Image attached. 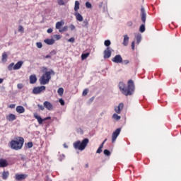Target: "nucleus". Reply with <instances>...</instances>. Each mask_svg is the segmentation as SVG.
<instances>
[{
    "mask_svg": "<svg viewBox=\"0 0 181 181\" xmlns=\"http://www.w3.org/2000/svg\"><path fill=\"white\" fill-rule=\"evenodd\" d=\"M25 142V139L22 137H18L16 140H12L10 142V146L11 149H14L15 151H19V149H22V146H23V144Z\"/></svg>",
    "mask_w": 181,
    "mask_h": 181,
    "instance_id": "3",
    "label": "nucleus"
},
{
    "mask_svg": "<svg viewBox=\"0 0 181 181\" xmlns=\"http://www.w3.org/2000/svg\"><path fill=\"white\" fill-rule=\"evenodd\" d=\"M27 146H28V148H32V147L33 146V143H32V142H28V143L27 144Z\"/></svg>",
    "mask_w": 181,
    "mask_h": 181,
    "instance_id": "43",
    "label": "nucleus"
},
{
    "mask_svg": "<svg viewBox=\"0 0 181 181\" xmlns=\"http://www.w3.org/2000/svg\"><path fill=\"white\" fill-rule=\"evenodd\" d=\"M104 147V142H103L101 144V145L99 146V148H100L101 149H103V148Z\"/></svg>",
    "mask_w": 181,
    "mask_h": 181,
    "instance_id": "54",
    "label": "nucleus"
},
{
    "mask_svg": "<svg viewBox=\"0 0 181 181\" xmlns=\"http://www.w3.org/2000/svg\"><path fill=\"white\" fill-rule=\"evenodd\" d=\"M90 56V53H86V54H82L81 55V60H86L88 57Z\"/></svg>",
    "mask_w": 181,
    "mask_h": 181,
    "instance_id": "28",
    "label": "nucleus"
},
{
    "mask_svg": "<svg viewBox=\"0 0 181 181\" xmlns=\"http://www.w3.org/2000/svg\"><path fill=\"white\" fill-rule=\"evenodd\" d=\"M90 100V101H94V97H92Z\"/></svg>",
    "mask_w": 181,
    "mask_h": 181,
    "instance_id": "58",
    "label": "nucleus"
},
{
    "mask_svg": "<svg viewBox=\"0 0 181 181\" xmlns=\"http://www.w3.org/2000/svg\"><path fill=\"white\" fill-rule=\"evenodd\" d=\"M119 88L124 95H132L134 91H135V86L134 85V81L132 80L128 82L127 89L125 88V83L122 82L119 83Z\"/></svg>",
    "mask_w": 181,
    "mask_h": 181,
    "instance_id": "1",
    "label": "nucleus"
},
{
    "mask_svg": "<svg viewBox=\"0 0 181 181\" xmlns=\"http://www.w3.org/2000/svg\"><path fill=\"white\" fill-rule=\"evenodd\" d=\"M136 43L137 45H139V43H141V40H142V36L141 35V34H137L136 36Z\"/></svg>",
    "mask_w": 181,
    "mask_h": 181,
    "instance_id": "24",
    "label": "nucleus"
},
{
    "mask_svg": "<svg viewBox=\"0 0 181 181\" xmlns=\"http://www.w3.org/2000/svg\"><path fill=\"white\" fill-rule=\"evenodd\" d=\"M59 102L60 103L61 105H64L65 103L64 100L63 99H59Z\"/></svg>",
    "mask_w": 181,
    "mask_h": 181,
    "instance_id": "45",
    "label": "nucleus"
},
{
    "mask_svg": "<svg viewBox=\"0 0 181 181\" xmlns=\"http://www.w3.org/2000/svg\"><path fill=\"white\" fill-rule=\"evenodd\" d=\"M139 31L141 33H144V32H145V24H142L140 28H139Z\"/></svg>",
    "mask_w": 181,
    "mask_h": 181,
    "instance_id": "30",
    "label": "nucleus"
},
{
    "mask_svg": "<svg viewBox=\"0 0 181 181\" xmlns=\"http://www.w3.org/2000/svg\"><path fill=\"white\" fill-rule=\"evenodd\" d=\"M123 45L128 46V43H129V37L128 36V35H123Z\"/></svg>",
    "mask_w": 181,
    "mask_h": 181,
    "instance_id": "15",
    "label": "nucleus"
},
{
    "mask_svg": "<svg viewBox=\"0 0 181 181\" xmlns=\"http://www.w3.org/2000/svg\"><path fill=\"white\" fill-rule=\"evenodd\" d=\"M4 83V78H0V84H2Z\"/></svg>",
    "mask_w": 181,
    "mask_h": 181,
    "instance_id": "56",
    "label": "nucleus"
},
{
    "mask_svg": "<svg viewBox=\"0 0 181 181\" xmlns=\"http://www.w3.org/2000/svg\"><path fill=\"white\" fill-rule=\"evenodd\" d=\"M23 30H24L23 26L19 25L18 26V32H21V33H23Z\"/></svg>",
    "mask_w": 181,
    "mask_h": 181,
    "instance_id": "37",
    "label": "nucleus"
},
{
    "mask_svg": "<svg viewBox=\"0 0 181 181\" xmlns=\"http://www.w3.org/2000/svg\"><path fill=\"white\" fill-rule=\"evenodd\" d=\"M111 57V50L110 49V47H107L104 51V59H110Z\"/></svg>",
    "mask_w": 181,
    "mask_h": 181,
    "instance_id": "12",
    "label": "nucleus"
},
{
    "mask_svg": "<svg viewBox=\"0 0 181 181\" xmlns=\"http://www.w3.org/2000/svg\"><path fill=\"white\" fill-rule=\"evenodd\" d=\"M43 105H44L45 108H46V110H48V111H53V110L54 108L53 105L49 101H45L43 103Z\"/></svg>",
    "mask_w": 181,
    "mask_h": 181,
    "instance_id": "8",
    "label": "nucleus"
},
{
    "mask_svg": "<svg viewBox=\"0 0 181 181\" xmlns=\"http://www.w3.org/2000/svg\"><path fill=\"white\" fill-rule=\"evenodd\" d=\"M74 37H71L70 39L68 40V42H70L71 43H74Z\"/></svg>",
    "mask_w": 181,
    "mask_h": 181,
    "instance_id": "47",
    "label": "nucleus"
},
{
    "mask_svg": "<svg viewBox=\"0 0 181 181\" xmlns=\"http://www.w3.org/2000/svg\"><path fill=\"white\" fill-rule=\"evenodd\" d=\"M86 168H88V164L87 163V164H86Z\"/></svg>",
    "mask_w": 181,
    "mask_h": 181,
    "instance_id": "61",
    "label": "nucleus"
},
{
    "mask_svg": "<svg viewBox=\"0 0 181 181\" xmlns=\"http://www.w3.org/2000/svg\"><path fill=\"white\" fill-rule=\"evenodd\" d=\"M68 29H69V26L65 25V26H64L62 28H61V29L59 30V32L60 33H63L64 32H67Z\"/></svg>",
    "mask_w": 181,
    "mask_h": 181,
    "instance_id": "27",
    "label": "nucleus"
},
{
    "mask_svg": "<svg viewBox=\"0 0 181 181\" xmlns=\"http://www.w3.org/2000/svg\"><path fill=\"white\" fill-rule=\"evenodd\" d=\"M57 4L58 5H60V6L66 5L64 0H57Z\"/></svg>",
    "mask_w": 181,
    "mask_h": 181,
    "instance_id": "34",
    "label": "nucleus"
},
{
    "mask_svg": "<svg viewBox=\"0 0 181 181\" xmlns=\"http://www.w3.org/2000/svg\"><path fill=\"white\" fill-rule=\"evenodd\" d=\"M52 75L54 76V71L52 69L45 73L39 79L40 84H41V86L49 84L52 78Z\"/></svg>",
    "mask_w": 181,
    "mask_h": 181,
    "instance_id": "2",
    "label": "nucleus"
},
{
    "mask_svg": "<svg viewBox=\"0 0 181 181\" xmlns=\"http://www.w3.org/2000/svg\"><path fill=\"white\" fill-rule=\"evenodd\" d=\"M14 66H15V64H14V63L10 64L8 65V70H9L10 71H11V70H13Z\"/></svg>",
    "mask_w": 181,
    "mask_h": 181,
    "instance_id": "32",
    "label": "nucleus"
},
{
    "mask_svg": "<svg viewBox=\"0 0 181 181\" xmlns=\"http://www.w3.org/2000/svg\"><path fill=\"white\" fill-rule=\"evenodd\" d=\"M78 9H80V2L78 1H76L75 6H74L75 12H78Z\"/></svg>",
    "mask_w": 181,
    "mask_h": 181,
    "instance_id": "22",
    "label": "nucleus"
},
{
    "mask_svg": "<svg viewBox=\"0 0 181 181\" xmlns=\"http://www.w3.org/2000/svg\"><path fill=\"white\" fill-rule=\"evenodd\" d=\"M45 90L46 86H45L35 87L33 89V94H40L41 93H42V91H45Z\"/></svg>",
    "mask_w": 181,
    "mask_h": 181,
    "instance_id": "5",
    "label": "nucleus"
},
{
    "mask_svg": "<svg viewBox=\"0 0 181 181\" xmlns=\"http://www.w3.org/2000/svg\"><path fill=\"white\" fill-rule=\"evenodd\" d=\"M57 93L59 95H63V93H64V89L63 88H59L57 90Z\"/></svg>",
    "mask_w": 181,
    "mask_h": 181,
    "instance_id": "29",
    "label": "nucleus"
},
{
    "mask_svg": "<svg viewBox=\"0 0 181 181\" xmlns=\"http://www.w3.org/2000/svg\"><path fill=\"white\" fill-rule=\"evenodd\" d=\"M87 25H88V21H84L83 22V26H87Z\"/></svg>",
    "mask_w": 181,
    "mask_h": 181,
    "instance_id": "49",
    "label": "nucleus"
},
{
    "mask_svg": "<svg viewBox=\"0 0 181 181\" xmlns=\"http://www.w3.org/2000/svg\"><path fill=\"white\" fill-rule=\"evenodd\" d=\"M103 142L105 144V142H107V139H105Z\"/></svg>",
    "mask_w": 181,
    "mask_h": 181,
    "instance_id": "60",
    "label": "nucleus"
},
{
    "mask_svg": "<svg viewBox=\"0 0 181 181\" xmlns=\"http://www.w3.org/2000/svg\"><path fill=\"white\" fill-rule=\"evenodd\" d=\"M37 81V78L36 77V75H31L30 76V84H35Z\"/></svg>",
    "mask_w": 181,
    "mask_h": 181,
    "instance_id": "18",
    "label": "nucleus"
},
{
    "mask_svg": "<svg viewBox=\"0 0 181 181\" xmlns=\"http://www.w3.org/2000/svg\"><path fill=\"white\" fill-rule=\"evenodd\" d=\"M37 107H38V108H40V110H41V111H44L45 110V106L38 104Z\"/></svg>",
    "mask_w": 181,
    "mask_h": 181,
    "instance_id": "41",
    "label": "nucleus"
},
{
    "mask_svg": "<svg viewBox=\"0 0 181 181\" xmlns=\"http://www.w3.org/2000/svg\"><path fill=\"white\" fill-rule=\"evenodd\" d=\"M6 166H8V163H6V160H0V167L1 168H5Z\"/></svg>",
    "mask_w": 181,
    "mask_h": 181,
    "instance_id": "23",
    "label": "nucleus"
},
{
    "mask_svg": "<svg viewBox=\"0 0 181 181\" xmlns=\"http://www.w3.org/2000/svg\"><path fill=\"white\" fill-rule=\"evenodd\" d=\"M8 61V54L6 52H4L1 57V63H6Z\"/></svg>",
    "mask_w": 181,
    "mask_h": 181,
    "instance_id": "20",
    "label": "nucleus"
},
{
    "mask_svg": "<svg viewBox=\"0 0 181 181\" xmlns=\"http://www.w3.org/2000/svg\"><path fill=\"white\" fill-rule=\"evenodd\" d=\"M16 111L18 114H23V112H25V107H23V106H17Z\"/></svg>",
    "mask_w": 181,
    "mask_h": 181,
    "instance_id": "17",
    "label": "nucleus"
},
{
    "mask_svg": "<svg viewBox=\"0 0 181 181\" xmlns=\"http://www.w3.org/2000/svg\"><path fill=\"white\" fill-rule=\"evenodd\" d=\"M54 39H56V40H60V39H62V37L60 36V35H54Z\"/></svg>",
    "mask_w": 181,
    "mask_h": 181,
    "instance_id": "38",
    "label": "nucleus"
},
{
    "mask_svg": "<svg viewBox=\"0 0 181 181\" xmlns=\"http://www.w3.org/2000/svg\"><path fill=\"white\" fill-rule=\"evenodd\" d=\"M132 50H135V41L132 42Z\"/></svg>",
    "mask_w": 181,
    "mask_h": 181,
    "instance_id": "44",
    "label": "nucleus"
},
{
    "mask_svg": "<svg viewBox=\"0 0 181 181\" xmlns=\"http://www.w3.org/2000/svg\"><path fill=\"white\" fill-rule=\"evenodd\" d=\"M120 132H121V129L118 128L112 133V144H114V142L117 141V138H118V136L119 135Z\"/></svg>",
    "mask_w": 181,
    "mask_h": 181,
    "instance_id": "7",
    "label": "nucleus"
},
{
    "mask_svg": "<svg viewBox=\"0 0 181 181\" xmlns=\"http://www.w3.org/2000/svg\"><path fill=\"white\" fill-rule=\"evenodd\" d=\"M75 16L79 22H83V16H81V14H80V13H76Z\"/></svg>",
    "mask_w": 181,
    "mask_h": 181,
    "instance_id": "21",
    "label": "nucleus"
},
{
    "mask_svg": "<svg viewBox=\"0 0 181 181\" xmlns=\"http://www.w3.org/2000/svg\"><path fill=\"white\" fill-rule=\"evenodd\" d=\"M50 57H52V56H50V55H46L45 59H50Z\"/></svg>",
    "mask_w": 181,
    "mask_h": 181,
    "instance_id": "55",
    "label": "nucleus"
},
{
    "mask_svg": "<svg viewBox=\"0 0 181 181\" xmlns=\"http://www.w3.org/2000/svg\"><path fill=\"white\" fill-rule=\"evenodd\" d=\"M36 46L37 47H38V49H42V47H43V45L42 44V42H37Z\"/></svg>",
    "mask_w": 181,
    "mask_h": 181,
    "instance_id": "36",
    "label": "nucleus"
},
{
    "mask_svg": "<svg viewBox=\"0 0 181 181\" xmlns=\"http://www.w3.org/2000/svg\"><path fill=\"white\" fill-rule=\"evenodd\" d=\"M103 153L104 155H106V156H110V155H111V152H110V151L105 149L104 151H103Z\"/></svg>",
    "mask_w": 181,
    "mask_h": 181,
    "instance_id": "33",
    "label": "nucleus"
},
{
    "mask_svg": "<svg viewBox=\"0 0 181 181\" xmlns=\"http://www.w3.org/2000/svg\"><path fill=\"white\" fill-rule=\"evenodd\" d=\"M69 28H70L71 30H74V29H76V26H74V25H73V24L70 25Z\"/></svg>",
    "mask_w": 181,
    "mask_h": 181,
    "instance_id": "46",
    "label": "nucleus"
},
{
    "mask_svg": "<svg viewBox=\"0 0 181 181\" xmlns=\"http://www.w3.org/2000/svg\"><path fill=\"white\" fill-rule=\"evenodd\" d=\"M86 8H88V9H91V8H92V5H91L90 3L88 2V1H87V2L86 3Z\"/></svg>",
    "mask_w": 181,
    "mask_h": 181,
    "instance_id": "35",
    "label": "nucleus"
},
{
    "mask_svg": "<svg viewBox=\"0 0 181 181\" xmlns=\"http://www.w3.org/2000/svg\"><path fill=\"white\" fill-rule=\"evenodd\" d=\"M122 110H124V103H119L118 106L115 107V111L117 114H121Z\"/></svg>",
    "mask_w": 181,
    "mask_h": 181,
    "instance_id": "10",
    "label": "nucleus"
},
{
    "mask_svg": "<svg viewBox=\"0 0 181 181\" xmlns=\"http://www.w3.org/2000/svg\"><path fill=\"white\" fill-rule=\"evenodd\" d=\"M64 21H60L56 23V25L55 28L56 29H58L59 30H60L62 29V26H64Z\"/></svg>",
    "mask_w": 181,
    "mask_h": 181,
    "instance_id": "14",
    "label": "nucleus"
},
{
    "mask_svg": "<svg viewBox=\"0 0 181 181\" xmlns=\"http://www.w3.org/2000/svg\"><path fill=\"white\" fill-rule=\"evenodd\" d=\"M112 62L114 63H122V57L121 55H116L112 59Z\"/></svg>",
    "mask_w": 181,
    "mask_h": 181,
    "instance_id": "11",
    "label": "nucleus"
},
{
    "mask_svg": "<svg viewBox=\"0 0 181 181\" xmlns=\"http://www.w3.org/2000/svg\"><path fill=\"white\" fill-rule=\"evenodd\" d=\"M112 118H113L114 119H116L117 121H118L119 119H121V116H119V115H117V114H114V115H112Z\"/></svg>",
    "mask_w": 181,
    "mask_h": 181,
    "instance_id": "31",
    "label": "nucleus"
},
{
    "mask_svg": "<svg viewBox=\"0 0 181 181\" xmlns=\"http://www.w3.org/2000/svg\"><path fill=\"white\" fill-rule=\"evenodd\" d=\"M17 87H18V88H19V90H22V88H23V84H22V83H18V84L17 85Z\"/></svg>",
    "mask_w": 181,
    "mask_h": 181,
    "instance_id": "42",
    "label": "nucleus"
},
{
    "mask_svg": "<svg viewBox=\"0 0 181 181\" xmlns=\"http://www.w3.org/2000/svg\"><path fill=\"white\" fill-rule=\"evenodd\" d=\"M111 45V41L110 40L105 41V46H110Z\"/></svg>",
    "mask_w": 181,
    "mask_h": 181,
    "instance_id": "40",
    "label": "nucleus"
},
{
    "mask_svg": "<svg viewBox=\"0 0 181 181\" xmlns=\"http://www.w3.org/2000/svg\"><path fill=\"white\" fill-rule=\"evenodd\" d=\"M22 64H23V62L20 61L17 64H16L13 66V70H19L22 67Z\"/></svg>",
    "mask_w": 181,
    "mask_h": 181,
    "instance_id": "19",
    "label": "nucleus"
},
{
    "mask_svg": "<svg viewBox=\"0 0 181 181\" xmlns=\"http://www.w3.org/2000/svg\"><path fill=\"white\" fill-rule=\"evenodd\" d=\"M28 177V175L26 174H16L15 175L16 180L21 181L25 180Z\"/></svg>",
    "mask_w": 181,
    "mask_h": 181,
    "instance_id": "9",
    "label": "nucleus"
},
{
    "mask_svg": "<svg viewBox=\"0 0 181 181\" xmlns=\"http://www.w3.org/2000/svg\"><path fill=\"white\" fill-rule=\"evenodd\" d=\"M89 142L90 140H88V139H84L82 142L77 141L74 143V148L75 149H78V151H84Z\"/></svg>",
    "mask_w": 181,
    "mask_h": 181,
    "instance_id": "4",
    "label": "nucleus"
},
{
    "mask_svg": "<svg viewBox=\"0 0 181 181\" xmlns=\"http://www.w3.org/2000/svg\"><path fill=\"white\" fill-rule=\"evenodd\" d=\"M6 119L9 122L15 121V119H16V116L13 114H9L6 116Z\"/></svg>",
    "mask_w": 181,
    "mask_h": 181,
    "instance_id": "16",
    "label": "nucleus"
},
{
    "mask_svg": "<svg viewBox=\"0 0 181 181\" xmlns=\"http://www.w3.org/2000/svg\"><path fill=\"white\" fill-rule=\"evenodd\" d=\"M133 23H132V21H129L127 23V26H132Z\"/></svg>",
    "mask_w": 181,
    "mask_h": 181,
    "instance_id": "51",
    "label": "nucleus"
},
{
    "mask_svg": "<svg viewBox=\"0 0 181 181\" xmlns=\"http://www.w3.org/2000/svg\"><path fill=\"white\" fill-rule=\"evenodd\" d=\"M51 54H56V51H52V52H51Z\"/></svg>",
    "mask_w": 181,
    "mask_h": 181,
    "instance_id": "57",
    "label": "nucleus"
},
{
    "mask_svg": "<svg viewBox=\"0 0 181 181\" xmlns=\"http://www.w3.org/2000/svg\"><path fill=\"white\" fill-rule=\"evenodd\" d=\"M33 115H34V117L35 118V119H37L38 121V123L40 124H43V121H47V119H50V118H51L50 117H48L42 119V117L39 115H37V113H34Z\"/></svg>",
    "mask_w": 181,
    "mask_h": 181,
    "instance_id": "6",
    "label": "nucleus"
},
{
    "mask_svg": "<svg viewBox=\"0 0 181 181\" xmlns=\"http://www.w3.org/2000/svg\"><path fill=\"white\" fill-rule=\"evenodd\" d=\"M8 176H9V172H8V171L3 172L2 179H4V180H6V179H8Z\"/></svg>",
    "mask_w": 181,
    "mask_h": 181,
    "instance_id": "26",
    "label": "nucleus"
},
{
    "mask_svg": "<svg viewBox=\"0 0 181 181\" xmlns=\"http://www.w3.org/2000/svg\"><path fill=\"white\" fill-rule=\"evenodd\" d=\"M128 63H129V61L128 60H124V61H122V64H128Z\"/></svg>",
    "mask_w": 181,
    "mask_h": 181,
    "instance_id": "50",
    "label": "nucleus"
},
{
    "mask_svg": "<svg viewBox=\"0 0 181 181\" xmlns=\"http://www.w3.org/2000/svg\"><path fill=\"white\" fill-rule=\"evenodd\" d=\"M64 148H67V145L66 144H64Z\"/></svg>",
    "mask_w": 181,
    "mask_h": 181,
    "instance_id": "59",
    "label": "nucleus"
},
{
    "mask_svg": "<svg viewBox=\"0 0 181 181\" xmlns=\"http://www.w3.org/2000/svg\"><path fill=\"white\" fill-rule=\"evenodd\" d=\"M9 108H15V104L10 105Z\"/></svg>",
    "mask_w": 181,
    "mask_h": 181,
    "instance_id": "53",
    "label": "nucleus"
},
{
    "mask_svg": "<svg viewBox=\"0 0 181 181\" xmlns=\"http://www.w3.org/2000/svg\"><path fill=\"white\" fill-rule=\"evenodd\" d=\"M101 152H103V148L99 147L96 151V153H101Z\"/></svg>",
    "mask_w": 181,
    "mask_h": 181,
    "instance_id": "48",
    "label": "nucleus"
},
{
    "mask_svg": "<svg viewBox=\"0 0 181 181\" xmlns=\"http://www.w3.org/2000/svg\"><path fill=\"white\" fill-rule=\"evenodd\" d=\"M44 42L47 45H54V40H53V39H46V40H44Z\"/></svg>",
    "mask_w": 181,
    "mask_h": 181,
    "instance_id": "25",
    "label": "nucleus"
},
{
    "mask_svg": "<svg viewBox=\"0 0 181 181\" xmlns=\"http://www.w3.org/2000/svg\"><path fill=\"white\" fill-rule=\"evenodd\" d=\"M141 21L142 22H144V23H145V22L146 21V13H145V8H141Z\"/></svg>",
    "mask_w": 181,
    "mask_h": 181,
    "instance_id": "13",
    "label": "nucleus"
},
{
    "mask_svg": "<svg viewBox=\"0 0 181 181\" xmlns=\"http://www.w3.org/2000/svg\"><path fill=\"white\" fill-rule=\"evenodd\" d=\"M47 32V33H52V32H53V29L49 28Z\"/></svg>",
    "mask_w": 181,
    "mask_h": 181,
    "instance_id": "52",
    "label": "nucleus"
},
{
    "mask_svg": "<svg viewBox=\"0 0 181 181\" xmlns=\"http://www.w3.org/2000/svg\"><path fill=\"white\" fill-rule=\"evenodd\" d=\"M87 94H88V89H85L83 91L82 95H83L84 97H86V95H87Z\"/></svg>",
    "mask_w": 181,
    "mask_h": 181,
    "instance_id": "39",
    "label": "nucleus"
}]
</instances>
